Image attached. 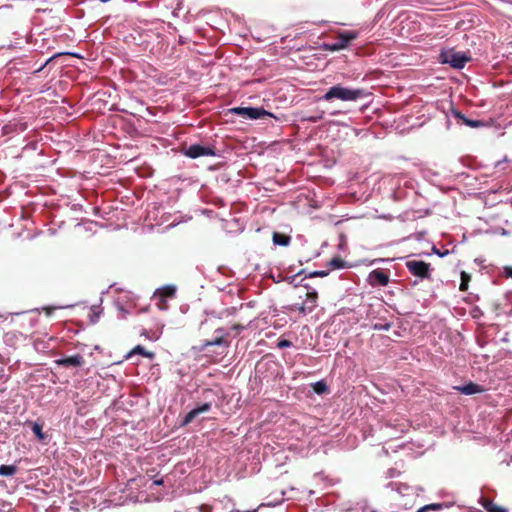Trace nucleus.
Segmentation results:
<instances>
[{
	"mask_svg": "<svg viewBox=\"0 0 512 512\" xmlns=\"http://www.w3.org/2000/svg\"><path fill=\"white\" fill-rule=\"evenodd\" d=\"M212 394H213V391L211 389H206L203 392V395L205 396V398H208V395H212Z\"/></svg>",
	"mask_w": 512,
	"mask_h": 512,
	"instance_id": "obj_33",
	"label": "nucleus"
},
{
	"mask_svg": "<svg viewBox=\"0 0 512 512\" xmlns=\"http://www.w3.org/2000/svg\"><path fill=\"white\" fill-rule=\"evenodd\" d=\"M289 242H290V237L288 235L278 233V232L273 233V243L275 245L287 246L289 244Z\"/></svg>",
	"mask_w": 512,
	"mask_h": 512,
	"instance_id": "obj_16",
	"label": "nucleus"
},
{
	"mask_svg": "<svg viewBox=\"0 0 512 512\" xmlns=\"http://www.w3.org/2000/svg\"><path fill=\"white\" fill-rule=\"evenodd\" d=\"M368 282L371 286H386L390 281V276L384 269H375L368 275Z\"/></svg>",
	"mask_w": 512,
	"mask_h": 512,
	"instance_id": "obj_7",
	"label": "nucleus"
},
{
	"mask_svg": "<svg viewBox=\"0 0 512 512\" xmlns=\"http://www.w3.org/2000/svg\"><path fill=\"white\" fill-rule=\"evenodd\" d=\"M211 406H212V401H207V402L203 403L202 405L195 407L194 409H192L190 412H188L185 415L181 425L186 426V425L190 424L198 415H200L201 413L208 412L211 409Z\"/></svg>",
	"mask_w": 512,
	"mask_h": 512,
	"instance_id": "obj_8",
	"label": "nucleus"
},
{
	"mask_svg": "<svg viewBox=\"0 0 512 512\" xmlns=\"http://www.w3.org/2000/svg\"><path fill=\"white\" fill-rule=\"evenodd\" d=\"M46 311H47V314L51 313V309L50 308H47Z\"/></svg>",
	"mask_w": 512,
	"mask_h": 512,
	"instance_id": "obj_37",
	"label": "nucleus"
},
{
	"mask_svg": "<svg viewBox=\"0 0 512 512\" xmlns=\"http://www.w3.org/2000/svg\"><path fill=\"white\" fill-rule=\"evenodd\" d=\"M327 275H328V273L326 271H314L309 276L310 277H316V276L324 277V276H327Z\"/></svg>",
	"mask_w": 512,
	"mask_h": 512,
	"instance_id": "obj_30",
	"label": "nucleus"
},
{
	"mask_svg": "<svg viewBox=\"0 0 512 512\" xmlns=\"http://www.w3.org/2000/svg\"><path fill=\"white\" fill-rule=\"evenodd\" d=\"M184 154L192 159L201 157V156H214L215 151L214 148L209 146H202L200 144L190 145L185 149Z\"/></svg>",
	"mask_w": 512,
	"mask_h": 512,
	"instance_id": "obj_6",
	"label": "nucleus"
},
{
	"mask_svg": "<svg viewBox=\"0 0 512 512\" xmlns=\"http://www.w3.org/2000/svg\"><path fill=\"white\" fill-rule=\"evenodd\" d=\"M230 111L249 119H263L273 116L272 113L261 107H234Z\"/></svg>",
	"mask_w": 512,
	"mask_h": 512,
	"instance_id": "obj_3",
	"label": "nucleus"
},
{
	"mask_svg": "<svg viewBox=\"0 0 512 512\" xmlns=\"http://www.w3.org/2000/svg\"><path fill=\"white\" fill-rule=\"evenodd\" d=\"M391 323H375L373 329L377 331L385 330L388 331L391 328Z\"/></svg>",
	"mask_w": 512,
	"mask_h": 512,
	"instance_id": "obj_25",
	"label": "nucleus"
},
{
	"mask_svg": "<svg viewBox=\"0 0 512 512\" xmlns=\"http://www.w3.org/2000/svg\"><path fill=\"white\" fill-rule=\"evenodd\" d=\"M85 363L84 357L80 354L55 360V364L62 367H81Z\"/></svg>",
	"mask_w": 512,
	"mask_h": 512,
	"instance_id": "obj_9",
	"label": "nucleus"
},
{
	"mask_svg": "<svg viewBox=\"0 0 512 512\" xmlns=\"http://www.w3.org/2000/svg\"><path fill=\"white\" fill-rule=\"evenodd\" d=\"M128 311L123 307H119L118 309V317L121 319H125L127 317Z\"/></svg>",
	"mask_w": 512,
	"mask_h": 512,
	"instance_id": "obj_28",
	"label": "nucleus"
},
{
	"mask_svg": "<svg viewBox=\"0 0 512 512\" xmlns=\"http://www.w3.org/2000/svg\"><path fill=\"white\" fill-rule=\"evenodd\" d=\"M479 503L488 512H507L505 507L494 503V501L489 498L481 497Z\"/></svg>",
	"mask_w": 512,
	"mask_h": 512,
	"instance_id": "obj_11",
	"label": "nucleus"
},
{
	"mask_svg": "<svg viewBox=\"0 0 512 512\" xmlns=\"http://www.w3.org/2000/svg\"><path fill=\"white\" fill-rule=\"evenodd\" d=\"M408 271L421 279L430 278V264L421 260H410L406 262Z\"/></svg>",
	"mask_w": 512,
	"mask_h": 512,
	"instance_id": "obj_4",
	"label": "nucleus"
},
{
	"mask_svg": "<svg viewBox=\"0 0 512 512\" xmlns=\"http://www.w3.org/2000/svg\"><path fill=\"white\" fill-rule=\"evenodd\" d=\"M141 336H145L146 338L153 339L152 337H149V336H148V332H147V330H146V329H143V330L141 331Z\"/></svg>",
	"mask_w": 512,
	"mask_h": 512,
	"instance_id": "obj_34",
	"label": "nucleus"
},
{
	"mask_svg": "<svg viewBox=\"0 0 512 512\" xmlns=\"http://www.w3.org/2000/svg\"><path fill=\"white\" fill-rule=\"evenodd\" d=\"M329 266L332 269H341L349 267L347 263L340 257H334L330 260Z\"/></svg>",
	"mask_w": 512,
	"mask_h": 512,
	"instance_id": "obj_18",
	"label": "nucleus"
},
{
	"mask_svg": "<svg viewBox=\"0 0 512 512\" xmlns=\"http://www.w3.org/2000/svg\"><path fill=\"white\" fill-rule=\"evenodd\" d=\"M322 119V115H319V116H311V117H308L307 120L311 121V122H317L319 120Z\"/></svg>",
	"mask_w": 512,
	"mask_h": 512,
	"instance_id": "obj_32",
	"label": "nucleus"
},
{
	"mask_svg": "<svg viewBox=\"0 0 512 512\" xmlns=\"http://www.w3.org/2000/svg\"><path fill=\"white\" fill-rule=\"evenodd\" d=\"M299 312L301 314H306L308 312V308H307V305L302 303L299 308H298Z\"/></svg>",
	"mask_w": 512,
	"mask_h": 512,
	"instance_id": "obj_31",
	"label": "nucleus"
},
{
	"mask_svg": "<svg viewBox=\"0 0 512 512\" xmlns=\"http://www.w3.org/2000/svg\"><path fill=\"white\" fill-rule=\"evenodd\" d=\"M231 329L235 331L237 334H239L242 330L245 329V326L242 324H234Z\"/></svg>",
	"mask_w": 512,
	"mask_h": 512,
	"instance_id": "obj_29",
	"label": "nucleus"
},
{
	"mask_svg": "<svg viewBox=\"0 0 512 512\" xmlns=\"http://www.w3.org/2000/svg\"><path fill=\"white\" fill-rule=\"evenodd\" d=\"M318 294L315 291L306 292V300L304 304L307 305L308 312H311L317 306Z\"/></svg>",
	"mask_w": 512,
	"mask_h": 512,
	"instance_id": "obj_15",
	"label": "nucleus"
},
{
	"mask_svg": "<svg viewBox=\"0 0 512 512\" xmlns=\"http://www.w3.org/2000/svg\"><path fill=\"white\" fill-rule=\"evenodd\" d=\"M312 388L319 395L324 394L328 391V387L324 381L315 382L312 385Z\"/></svg>",
	"mask_w": 512,
	"mask_h": 512,
	"instance_id": "obj_20",
	"label": "nucleus"
},
{
	"mask_svg": "<svg viewBox=\"0 0 512 512\" xmlns=\"http://www.w3.org/2000/svg\"><path fill=\"white\" fill-rule=\"evenodd\" d=\"M364 95L365 91L363 89H353L341 85H335L329 88L321 99L325 101H331L333 99H339L341 101H356Z\"/></svg>",
	"mask_w": 512,
	"mask_h": 512,
	"instance_id": "obj_1",
	"label": "nucleus"
},
{
	"mask_svg": "<svg viewBox=\"0 0 512 512\" xmlns=\"http://www.w3.org/2000/svg\"><path fill=\"white\" fill-rule=\"evenodd\" d=\"M507 275L512 278V267L506 269Z\"/></svg>",
	"mask_w": 512,
	"mask_h": 512,
	"instance_id": "obj_36",
	"label": "nucleus"
},
{
	"mask_svg": "<svg viewBox=\"0 0 512 512\" xmlns=\"http://www.w3.org/2000/svg\"><path fill=\"white\" fill-rule=\"evenodd\" d=\"M357 33L353 31H345L337 35L336 41L331 44H327L326 48L330 51H339L346 48L349 43L356 39Z\"/></svg>",
	"mask_w": 512,
	"mask_h": 512,
	"instance_id": "obj_5",
	"label": "nucleus"
},
{
	"mask_svg": "<svg viewBox=\"0 0 512 512\" xmlns=\"http://www.w3.org/2000/svg\"><path fill=\"white\" fill-rule=\"evenodd\" d=\"M215 332L219 333L220 335L215 337L212 340H206L203 344V347H209V346H214V345L224 346L226 348L229 347L230 342L224 336V329L218 328V329H216Z\"/></svg>",
	"mask_w": 512,
	"mask_h": 512,
	"instance_id": "obj_10",
	"label": "nucleus"
},
{
	"mask_svg": "<svg viewBox=\"0 0 512 512\" xmlns=\"http://www.w3.org/2000/svg\"><path fill=\"white\" fill-rule=\"evenodd\" d=\"M176 295V287L174 285H166L154 292L155 297H162L168 299H173Z\"/></svg>",
	"mask_w": 512,
	"mask_h": 512,
	"instance_id": "obj_12",
	"label": "nucleus"
},
{
	"mask_svg": "<svg viewBox=\"0 0 512 512\" xmlns=\"http://www.w3.org/2000/svg\"><path fill=\"white\" fill-rule=\"evenodd\" d=\"M466 126H469V127H472V128H477V127H480L482 126V122L480 120H471V119H464V123Z\"/></svg>",
	"mask_w": 512,
	"mask_h": 512,
	"instance_id": "obj_24",
	"label": "nucleus"
},
{
	"mask_svg": "<svg viewBox=\"0 0 512 512\" xmlns=\"http://www.w3.org/2000/svg\"><path fill=\"white\" fill-rule=\"evenodd\" d=\"M292 346V342L287 339H280L277 343V347L279 349L287 348Z\"/></svg>",
	"mask_w": 512,
	"mask_h": 512,
	"instance_id": "obj_26",
	"label": "nucleus"
},
{
	"mask_svg": "<svg viewBox=\"0 0 512 512\" xmlns=\"http://www.w3.org/2000/svg\"><path fill=\"white\" fill-rule=\"evenodd\" d=\"M17 472L15 465H1L0 476H13Z\"/></svg>",
	"mask_w": 512,
	"mask_h": 512,
	"instance_id": "obj_19",
	"label": "nucleus"
},
{
	"mask_svg": "<svg viewBox=\"0 0 512 512\" xmlns=\"http://www.w3.org/2000/svg\"><path fill=\"white\" fill-rule=\"evenodd\" d=\"M139 354L145 358L153 359L155 357L154 352L147 351L142 345L135 346L126 356V358H131L133 355Z\"/></svg>",
	"mask_w": 512,
	"mask_h": 512,
	"instance_id": "obj_14",
	"label": "nucleus"
},
{
	"mask_svg": "<svg viewBox=\"0 0 512 512\" xmlns=\"http://www.w3.org/2000/svg\"><path fill=\"white\" fill-rule=\"evenodd\" d=\"M153 299L156 300V305L157 307L160 309V310H167L169 308V305L167 303V299L166 298H162V297H155L153 295Z\"/></svg>",
	"mask_w": 512,
	"mask_h": 512,
	"instance_id": "obj_23",
	"label": "nucleus"
},
{
	"mask_svg": "<svg viewBox=\"0 0 512 512\" xmlns=\"http://www.w3.org/2000/svg\"><path fill=\"white\" fill-rule=\"evenodd\" d=\"M441 509H442V504L433 503V504H428V505H425V506L421 507L416 512H427V511H430V510L439 511Z\"/></svg>",
	"mask_w": 512,
	"mask_h": 512,
	"instance_id": "obj_21",
	"label": "nucleus"
},
{
	"mask_svg": "<svg viewBox=\"0 0 512 512\" xmlns=\"http://www.w3.org/2000/svg\"><path fill=\"white\" fill-rule=\"evenodd\" d=\"M471 57L463 52L455 51L454 49L442 50L439 54V62L442 64H449L452 68L462 69Z\"/></svg>",
	"mask_w": 512,
	"mask_h": 512,
	"instance_id": "obj_2",
	"label": "nucleus"
},
{
	"mask_svg": "<svg viewBox=\"0 0 512 512\" xmlns=\"http://www.w3.org/2000/svg\"><path fill=\"white\" fill-rule=\"evenodd\" d=\"M452 115L458 119V120H461L462 123H464V119H466V117L458 110H452Z\"/></svg>",
	"mask_w": 512,
	"mask_h": 512,
	"instance_id": "obj_27",
	"label": "nucleus"
},
{
	"mask_svg": "<svg viewBox=\"0 0 512 512\" xmlns=\"http://www.w3.org/2000/svg\"><path fill=\"white\" fill-rule=\"evenodd\" d=\"M32 431L33 433L36 435V437L39 439V440H44L45 438V435L44 433L42 432V425H40L39 423H33L32 424Z\"/></svg>",
	"mask_w": 512,
	"mask_h": 512,
	"instance_id": "obj_22",
	"label": "nucleus"
},
{
	"mask_svg": "<svg viewBox=\"0 0 512 512\" xmlns=\"http://www.w3.org/2000/svg\"><path fill=\"white\" fill-rule=\"evenodd\" d=\"M457 389L465 395H473L484 391V388L482 386L473 382H469L466 385L457 387Z\"/></svg>",
	"mask_w": 512,
	"mask_h": 512,
	"instance_id": "obj_13",
	"label": "nucleus"
},
{
	"mask_svg": "<svg viewBox=\"0 0 512 512\" xmlns=\"http://www.w3.org/2000/svg\"><path fill=\"white\" fill-rule=\"evenodd\" d=\"M470 281H471V275L465 271H462L461 272V282H460V286H459L460 291H467Z\"/></svg>",
	"mask_w": 512,
	"mask_h": 512,
	"instance_id": "obj_17",
	"label": "nucleus"
},
{
	"mask_svg": "<svg viewBox=\"0 0 512 512\" xmlns=\"http://www.w3.org/2000/svg\"><path fill=\"white\" fill-rule=\"evenodd\" d=\"M163 483H164L163 479H159V480H155L154 481L155 485H163Z\"/></svg>",
	"mask_w": 512,
	"mask_h": 512,
	"instance_id": "obj_35",
	"label": "nucleus"
}]
</instances>
